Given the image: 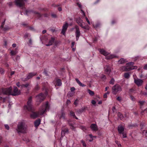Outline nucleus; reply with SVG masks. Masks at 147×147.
<instances>
[{"label":"nucleus","mask_w":147,"mask_h":147,"mask_svg":"<svg viewBox=\"0 0 147 147\" xmlns=\"http://www.w3.org/2000/svg\"><path fill=\"white\" fill-rule=\"evenodd\" d=\"M127 60L126 59H124L123 58H121V59L119 61L118 63L119 64H123L125 62H127Z\"/></svg>","instance_id":"b1692460"},{"label":"nucleus","mask_w":147,"mask_h":147,"mask_svg":"<svg viewBox=\"0 0 147 147\" xmlns=\"http://www.w3.org/2000/svg\"><path fill=\"white\" fill-rule=\"evenodd\" d=\"M35 13L37 15H38V18H39L41 16V15L39 13H36V12H35Z\"/></svg>","instance_id":"4d7b16f0"},{"label":"nucleus","mask_w":147,"mask_h":147,"mask_svg":"<svg viewBox=\"0 0 147 147\" xmlns=\"http://www.w3.org/2000/svg\"><path fill=\"white\" fill-rule=\"evenodd\" d=\"M58 10L59 11H61L62 10V9L61 7H59L58 8Z\"/></svg>","instance_id":"774afa93"},{"label":"nucleus","mask_w":147,"mask_h":147,"mask_svg":"<svg viewBox=\"0 0 147 147\" xmlns=\"http://www.w3.org/2000/svg\"><path fill=\"white\" fill-rule=\"evenodd\" d=\"M123 137V138H125L127 137L126 134L125 133H122Z\"/></svg>","instance_id":"c03bdc74"},{"label":"nucleus","mask_w":147,"mask_h":147,"mask_svg":"<svg viewBox=\"0 0 147 147\" xmlns=\"http://www.w3.org/2000/svg\"><path fill=\"white\" fill-rule=\"evenodd\" d=\"M104 98H106L107 97V94H104Z\"/></svg>","instance_id":"0e129e2a"},{"label":"nucleus","mask_w":147,"mask_h":147,"mask_svg":"<svg viewBox=\"0 0 147 147\" xmlns=\"http://www.w3.org/2000/svg\"><path fill=\"white\" fill-rule=\"evenodd\" d=\"M36 73H29L27 75V77L25 79L22 78V80L23 81H25L28 80L31 78L33 76L36 75Z\"/></svg>","instance_id":"4468645a"},{"label":"nucleus","mask_w":147,"mask_h":147,"mask_svg":"<svg viewBox=\"0 0 147 147\" xmlns=\"http://www.w3.org/2000/svg\"><path fill=\"white\" fill-rule=\"evenodd\" d=\"M143 134L145 136H147V131L146 130H144L143 131Z\"/></svg>","instance_id":"72a5a7b5"},{"label":"nucleus","mask_w":147,"mask_h":147,"mask_svg":"<svg viewBox=\"0 0 147 147\" xmlns=\"http://www.w3.org/2000/svg\"><path fill=\"white\" fill-rule=\"evenodd\" d=\"M51 16L53 17L54 18H55L56 17V15L55 14L52 13L51 14Z\"/></svg>","instance_id":"603ef678"},{"label":"nucleus","mask_w":147,"mask_h":147,"mask_svg":"<svg viewBox=\"0 0 147 147\" xmlns=\"http://www.w3.org/2000/svg\"><path fill=\"white\" fill-rule=\"evenodd\" d=\"M14 74V71H12L11 72V76L12 75Z\"/></svg>","instance_id":"338daca9"},{"label":"nucleus","mask_w":147,"mask_h":147,"mask_svg":"<svg viewBox=\"0 0 147 147\" xmlns=\"http://www.w3.org/2000/svg\"><path fill=\"white\" fill-rule=\"evenodd\" d=\"M112 110L113 112H115V107H113L112 108Z\"/></svg>","instance_id":"6e6d98bb"},{"label":"nucleus","mask_w":147,"mask_h":147,"mask_svg":"<svg viewBox=\"0 0 147 147\" xmlns=\"http://www.w3.org/2000/svg\"><path fill=\"white\" fill-rule=\"evenodd\" d=\"M134 64L133 62H130L127 63L125 66H123L120 68V69L123 71H129L136 69V66H133Z\"/></svg>","instance_id":"7ed1b4c3"},{"label":"nucleus","mask_w":147,"mask_h":147,"mask_svg":"<svg viewBox=\"0 0 147 147\" xmlns=\"http://www.w3.org/2000/svg\"><path fill=\"white\" fill-rule=\"evenodd\" d=\"M75 90V88L74 87H71V91H74Z\"/></svg>","instance_id":"5fc2aeb1"},{"label":"nucleus","mask_w":147,"mask_h":147,"mask_svg":"<svg viewBox=\"0 0 147 147\" xmlns=\"http://www.w3.org/2000/svg\"><path fill=\"white\" fill-rule=\"evenodd\" d=\"M143 68L144 69H147V65L146 64L144 67Z\"/></svg>","instance_id":"052dcab7"},{"label":"nucleus","mask_w":147,"mask_h":147,"mask_svg":"<svg viewBox=\"0 0 147 147\" xmlns=\"http://www.w3.org/2000/svg\"><path fill=\"white\" fill-rule=\"evenodd\" d=\"M5 20H4V21L2 23L1 25V27L2 28H3V26L5 24Z\"/></svg>","instance_id":"09e8293b"},{"label":"nucleus","mask_w":147,"mask_h":147,"mask_svg":"<svg viewBox=\"0 0 147 147\" xmlns=\"http://www.w3.org/2000/svg\"><path fill=\"white\" fill-rule=\"evenodd\" d=\"M122 90V88L120 86L117 84L114 86L112 88V92L114 94H116L117 92H120Z\"/></svg>","instance_id":"423d86ee"},{"label":"nucleus","mask_w":147,"mask_h":147,"mask_svg":"<svg viewBox=\"0 0 147 147\" xmlns=\"http://www.w3.org/2000/svg\"><path fill=\"white\" fill-rule=\"evenodd\" d=\"M99 52L101 54L103 55L104 56H105V57L106 56L109 55V53L107 52L106 51H105L104 49H100L99 50Z\"/></svg>","instance_id":"dca6fc26"},{"label":"nucleus","mask_w":147,"mask_h":147,"mask_svg":"<svg viewBox=\"0 0 147 147\" xmlns=\"http://www.w3.org/2000/svg\"><path fill=\"white\" fill-rule=\"evenodd\" d=\"M74 44H75V42H72V43H71V48H73V47H74Z\"/></svg>","instance_id":"13d9d810"},{"label":"nucleus","mask_w":147,"mask_h":147,"mask_svg":"<svg viewBox=\"0 0 147 147\" xmlns=\"http://www.w3.org/2000/svg\"><path fill=\"white\" fill-rule=\"evenodd\" d=\"M54 40L55 38L53 37H52L51 38V39L49 40L48 44H46V46H49L51 45L54 42Z\"/></svg>","instance_id":"412c9836"},{"label":"nucleus","mask_w":147,"mask_h":147,"mask_svg":"<svg viewBox=\"0 0 147 147\" xmlns=\"http://www.w3.org/2000/svg\"><path fill=\"white\" fill-rule=\"evenodd\" d=\"M16 44H13L12 45V46L13 47H16Z\"/></svg>","instance_id":"69168bd1"},{"label":"nucleus","mask_w":147,"mask_h":147,"mask_svg":"<svg viewBox=\"0 0 147 147\" xmlns=\"http://www.w3.org/2000/svg\"><path fill=\"white\" fill-rule=\"evenodd\" d=\"M117 116L119 117L120 119L121 120H123V115L120 112H118L117 113Z\"/></svg>","instance_id":"a878e982"},{"label":"nucleus","mask_w":147,"mask_h":147,"mask_svg":"<svg viewBox=\"0 0 147 147\" xmlns=\"http://www.w3.org/2000/svg\"><path fill=\"white\" fill-rule=\"evenodd\" d=\"M100 25V24L99 23H97L95 25H94V26L95 28H97Z\"/></svg>","instance_id":"e433bc0d"},{"label":"nucleus","mask_w":147,"mask_h":147,"mask_svg":"<svg viewBox=\"0 0 147 147\" xmlns=\"http://www.w3.org/2000/svg\"><path fill=\"white\" fill-rule=\"evenodd\" d=\"M88 92L89 94L91 96H92L94 95V93L93 91H91L89 89H88Z\"/></svg>","instance_id":"c85d7f7f"},{"label":"nucleus","mask_w":147,"mask_h":147,"mask_svg":"<svg viewBox=\"0 0 147 147\" xmlns=\"http://www.w3.org/2000/svg\"><path fill=\"white\" fill-rule=\"evenodd\" d=\"M44 73L46 76L47 75V72L45 70H44Z\"/></svg>","instance_id":"bf43d9fd"},{"label":"nucleus","mask_w":147,"mask_h":147,"mask_svg":"<svg viewBox=\"0 0 147 147\" xmlns=\"http://www.w3.org/2000/svg\"><path fill=\"white\" fill-rule=\"evenodd\" d=\"M30 36V35L28 33H26L24 35V37L25 38H27Z\"/></svg>","instance_id":"a19ab883"},{"label":"nucleus","mask_w":147,"mask_h":147,"mask_svg":"<svg viewBox=\"0 0 147 147\" xmlns=\"http://www.w3.org/2000/svg\"><path fill=\"white\" fill-rule=\"evenodd\" d=\"M27 125L25 122L21 121L18 123L16 131L18 134H25L27 132Z\"/></svg>","instance_id":"f03ea898"},{"label":"nucleus","mask_w":147,"mask_h":147,"mask_svg":"<svg viewBox=\"0 0 147 147\" xmlns=\"http://www.w3.org/2000/svg\"><path fill=\"white\" fill-rule=\"evenodd\" d=\"M68 131V130L67 128H65L64 129H62L61 132V139H62V138L64 136L65 133Z\"/></svg>","instance_id":"6ab92c4d"},{"label":"nucleus","mask_w":147,"mask_h":147,"mask_svg":"<svg viewBox=\"0 0 147 147\" xmlns=\"http://www.w3.org/2000/svg\"><path fill=\"white\" fill-rule=\"evenodd\" d=\"M40 88L38 86V85H37L35 88V90H38Z\"/></svg>","instance_id":"ea45409f"},{"label":"nucleus","mask_w":147,"mask_h":147,"mask_svg":"<svg viewBox=\"0 0 147 147\" xmlns=\"http://www.w3.org/2000/svg\"><path fill=\"white\" fill-rule=\"evenodd\" d=\"M70 115L71 116H73L74 118H75L77 119H78V118L75 116V113L73 112L72 111H71L70 112Z\"/></svg>","instance_id":"bb28decb"},{"label":"nucleus","mask_w":147,"mask_h":147,"mask_svg":"<svg viewBox=\"0 0 147 147\" xmlns=\"http://www.w3.org/2000/svg\"><path fill=\"white\" fill-rule=\"evenodd\" d=\"M5 127L7 130L9 129V125L7 124H5Z\"/></svg>","instance_id":"79ce46f5"},{"label":"nucleus","mask_w":147,"mask_h":147,"mask_svg":"<svg viewBox=\"0 0 147 147\" xmlns=\"http://www.w3.org/2000/svg\"><path fill=\"white\" fill-rule=\"evenodd\" d=\"M41 120L40 119L36 120L34 123V124L36 127H37L40 125V123Z\"/></svg>","instance_id":"4be33fe9"},{"label":"nucleus","mask_w":147,"mask_h":147,"mask_svg":"<svg viewBox=\"0 0 147 147\" xmlns=\"http://www.w3.org/2000/svg\"><path fill=\"white\" fill-rule=\"evenodd\" d=\"M90 128L92 131H96L98 130V127L96 124H92L90 126Z\"/></svg>","instance_id":"a211bd4d"},{"label":"nucleus","mask_w":147,"mask_h":147,"mask_svg":"<svg viewBox=\"0 0 147 147\" xmlns=\"http://www.w3.org/2000/svg\"><path fill=\"white\" fill-rule=\"evenodd\" d=\"M115 81L114 79L112 78L111 79V80L110 81L109 83L110 84L113 85Z\"/></svg>","instance_id":"2f4dec72"},{"label":"nucleus","mask_w":147,"mask_h":147,"mask_svg":"<svg viewBox=\"0 0 147 147\" xmlns=\"http://www.w3.org/2000/svg\"><path fill=\"white\" fill-rule=\"evenodd\" d=\"M117 99L119 101H120L121 100V97H119V96L117 97Z\"/></svg>","instance_id":"864d4df0"},{"label":"nucleus","mask_w":147,"mask_h":147,"mask_svg":"<svg viewBox=\"0 0 147 147\" xmlns=\"http://www.w3.org/2000/svg\"><path fill=\"white\" fill-rule=\"evenodd\" d=\"M85 19H86V21L88 23V24H90V22L89 21V20L88 19V18L87 17H85Z\"/></svg>","instance_id":"3c124183"},{"label":"nucleus","mask_w":147,"mask_h":147,"mask_svg":"<svg viewBox=\"0 0 147 147\" xmlns=\"http://www.w3.org/2000/svg\"><path fill=\"white\" fill-rule=\"evenodd\" d=\"M93 105H95L96 103V102L94 100H92L91 101Z\"/></svg>","instance_id":"49530a36"},{"label":"nucleus","mask_w":147,"mask_h":147,"mask_svg":"<svg viewBox=\"0 0 147 147\" xmlns=\"http://www.w3.org/2000/svg\"><path fill=\"white\" fill-rule=\"evenodd\" d=\"M117 57V56L114 54L108 55L106 56L105 57V58L107 59H110Z\"/></svg>","instance_id":"f3484780"},{"label":"nucleus","mask_w":147,"mask_h":147,"mask_svg":"<svg viewBox=\"0 0 147 147\" xmlns=\"http://www.w3.org/2000/svg\"><path fill=\"white\" fill-rule=\"evenodd\" d=\"M76 80L77 83L80 86L82 87H84L86 86V85H85L84 84L82 83H81V82L77 78H76L75 79Z\"/></svg>","instance_id":"5701e85b"},{"label":"nucleus","mask_w":147,"mask_h":147,"mask_svg":"<svg viewBox=\"0 0 147 147\" xmlns=\"http://www.w3.org/2000/svg\"><path fill=\"white\" fill-rule=\"evenodd\" d=\"M76 21L77 23L82 28L85 29H88V25H85V23L83 22V20L81 19L80 18H76Z\"/></svg>","instance_id":"20e7f679"},{"label":"nucleus","mask_w":147,"mask_h":147,"mask_svg":"<svg viewBox=\"0 0 147 147\" xmlns=\"http://www.w3.org/2000/svg\"><path fill=\"white\" fill-rule=\"evenodd\" d=\"M29 86V84L28 83H27L25 84H23L22 86V87L24 86L26 88H27Z\"/></svg>","instance_id":"4c0bfd02"},{"label":"nucleus","mask_w":147,"mask_h":147,"mask_svg":"<svg viewBox=\"0 0 147 147\" xmlns=\"http://www.w3.org/2000/svg\"><path fill=\"white\" fill-rule=\"evenodd\" d=\"M77 5L80 8H82V5H81L80 3H77Z\"/></svg>","instance_id":"a18cd8bd"},{"label":"nucleus","mask_w":147,"mask_h":147,"mask_svg":"<svg viewBox=\"0 0 147 147\" xmlns=\"http://www.w3.org/2000/svg\"><path fill=\"white\" fill-rule=\"evenodd\" d=\"M81 142L82 144V145L84 147H86V145L84 141L83 140H81Z\"/></svg>","instance_id":"c9c22d12"},{"label":"nucleus","mask_w":147,"mask_h":147,"mask_svg":"<svg viewBox=\"0 0 147 147\" xmlns=\"http://www.w3.org/2000/svg\"><path fill=\"white\" fill-rule=\"evenodd\" d=\"M0 72L1 74H3L4 73V71L3 69L0 67Z\"/></svg>","instance_id":"37998d69"},{"label":"nucleus","mask_w":147,"mask_h":147,"mask_svg":"<svg viewBox=\"0 0 147 147\" xmlns=\"http://www.w3.org/2000/svg\"><path fill=\"white\" fill-rule=\"evenodd\" d=\"M75 28L76 29L75 35L76 41H78L81 34L79 28L77 26H75Z\"/></svg>","instance_id":"1a4fd4ad"},{"label":"nucleus","mask_w":147,"mask_h":147,"mask_svg":"<svg viewBox=\"0 0 147 147\" xmlns=\"http://www.w3.org/2000/svg\"><path fill=\"white\" fill-rule=\"evenodd\" d=\"M49 108L48 102H47L45 105H42L38 112H34V109L32 105V97L31 96L28 99L27 105L25 106L24 107V109H27L28 111L32 112L30 116L31 118L34 119L37 117L39 115H42L45 111L48 110Z\"/></svg>","instance_id":"f257e3e1"},{"label":"nucleus","mask_w":147,"mask_h":147,"mask_svg":"<svg viewBox=\"0 0 147 147\" xmlns=\"http://www.w3.org/2000/svg\"><path fill=\"white\" fill-rule=\"evenodd\" d=\"M80 13L82 15V18H83L85 16V13L84 11L82 9H81Z\"/></svg>","instance_id":"7c9ffc66"},{"label":"nucleus","mask_w":147,"mask_h":147,"mask_svg":"<svg viewBox=\"0 0 147 147\" xmlns=\"http://www.w3.org/2000/svg\"><path fill=\"white\" fill-rule=\"evenodd\" d=\"M9 88L5 89H0V95L3 94L9 95Z\"/></svg>","instance_id":"9b49d317"},{"label":"nucleus","mask_w":147,"mask_h":147,"mask_svg":"<svg viewBox=\"0 0 147 147\" xmlns=\"http://www.w3.org/2000/svg\"><path fill=\"white\" fill-rule=\"evenodd\" d=\"M101 78L103 80H106V77L105 75H104L102 74L101 76Z\"/></svg>","instance_id":"f704fd0d"},{"label":"nucleus","mask_w":147,"mask_h":147,"mask_svg":"<svg viewBox=\"0 0 147 147\" xmlns=\"http://www.w3.org/2000/svg\"><path fill=\"white\" fill-rule=\"evenodd\" d=\"M54 84L56 86V85L60 86L62 85V82L61 80L58 78H56L53 81Z\"/></svg>","instance_id":"2eb2a0df"},{"label":"nucleus","mask_w":147,"mask_h":147,"mask_svg":"<svg viewBox=\"0 0 147 147\" xmlns=\"http://www.w3.org/2000/svg\"><path fill=\"white\" fill-rule=\"evenodd\" d=\"M144 102H145V101H140L139 102V103H140V108H142V106L144 105Z\"/></svg>","instance_id":"c756f323"},{"label":"nucleus","mask_w":147,"mask_h":147,"mask_svg":"<svg viewBox=\"0 0 147 147\" xmlns=\"http://www.w3.org/2000/svg\"><path fill=\"white\" fill-rule=\"evenodd\" d=\"M78 100L77 99H76L74 102V104L76 105V106H77L78 104Z\"/></svg>","instance_id":"58836bf2"},{"label":"nucleus","mask_w":147,"mask_h":147,"mask_svg":"<svg viewBox=\"0 0 147 147\" xmlns=\"http://www.w3.org/2000/svg\"><path fill=\"white\" fill-rule=\"evenodd\" d=\"M65 115V113H63V112H62L61 113V115L60 116L59 118L60 119V118H62L63 119H64Z\"/></svg>","instance_id":"473e14b6"},{"label":"nucleus","mask_w":147,"mask_h":147,"mask_svg":"<svg viewBox=\"0 0 147 147\" xmlns=\"http://www.w3.org/2000/svg\"><path fill=\"white\" fill-rule=\"evenodd\" d=\"M9 94L13 96L18 95L20 94V90H18L16 87H14L13 91H12V88L11 87L9 88Z\"/></svg>","instance_id":"39448f33"},{"label":"nucleus","mask_w":147,"mask_h":147,"mask_svg":"<svg viewBox=\"0 0 147 147\" xmlns=\"http://www.w3.org/2000/svg\"><path fill=\"white\" fill-rule=\"evenodd\" d=\"M118 130L119 133L121 134L123 132L124 130V128L122 126H119L118 127Z\"/></svg>","instance_id":"aec40b11"},{"label":"nucleus","mask_w":147,"mask_h":147,"mask_svg":"<svg viewBox=\"0 0 147 147\" xmlns=\"http://www.w3.org/2000/svg\"><path fill=\"white\" fill-rule=\"evenodd\" d=\"M9 29V28L8 26H6L4 28H3V29L4 30H6Z\"/></svg>","instance_id":"de8ad7c7"},{"label":"nucleus","mask_w":147,"mask_h":147,"mask_svg":"<svg viewBox=\"0 0 147 147\" xmlns=\"http://www.w3.org/2000/svg\"><path fill=\"white\" fill-rule=\"evenodd\" d=\"M134 82L138 86H141L143 82L142 80L140 79L134 78Z\"/></svg>","instance_id":"ddd939ff"},{"label":"nucleus","mask_w":147,"mask_h":147,"mask_svg":"<svg viewBox=\"0 0 147 147\" xmlns=\"http://www.w3.org/2000/svg\"><path fill=\"white\" fill-rule=\"evenodd\" d=\"M29 45L30 46L32 44V40L31 39H30L29 42Z\"/></svg>","instance_id":"8fccbe9b"},{"label":"nucleus","mask_w":147,"mask_h":147,"mask_svg":"<svg viewBox=\"0 0 147 147\" xmlns=\"http://www.w3.org/2000/svg\"><path fill=\"white\" fill-rule=\"evenodd\" d=\"M100 1V0H97L96 1H95L94 3V4H95L97 3L98 2H99Z\"/></svg>","instance_id":"680f3d73"},{"label":"nucleus","mask_w":147,"mask_h":147,"mask_svg":"<svg viewBox=\"0 0 147 147\" xmlns=\"http://www.w3.org/2000/svg\"><path fill=\"white\" fill-rule=\"evenodd\" d=\"M17 49H16L14 51H13L11 50H10V54L12 56H13L15 55L17 53Z\"/></svg>","instance_id":"393cba45"},{"label":"nucleus","mask_w":147,"mask_h":147,"mask_svg":"<svg viewBox=\"0 0 147 147\" xmlns=\"http://www.w3.org/2000/svg\"><path fill=\"white\" fill-rule=\"evenodd\" d=\"M68 24L66 22H65V24H63L61 32V33L63 35H65V32L68 27Z\"/></svg>","instance_id":"9d476101"},{"label":"nucleus","mask_w":147,"mask_h":147,"mask_svg":"<svg viewBox=\"0 0 147 147\" xmlns=\"http://www.w3.org/2000/svg\"><path fill=\"white\" fill-rule=\"evenodd\" d=\"M105 73L109 75L111 71V67L108 65H105L104 67Z\"/></svg>","instance_id":"f8f14e48"},{"label":"nucleus","mask_w":147,"mask_h":147,"mask_svg":"<svg viewBox=\"0 0 147 147\" xmlns=\"http://www.w3.org/2000/svg\"><path fill=\"white\" fill-rule=\"evenodd\" d=\"M27 0H15L16 5L20 7H23L25 4V2Z\"/></svg>","instance_id":"0eeeda50"},{"label":"nucleus","mask_w":147,"mask_h":147,"mask_svg":"<svg viewBox=\"0 0 147 147\" xmlns=\"http://www.w3.org/2000/svg\"><path fill=\"white\" fill-rule=\"evenodd\" d=\"M45 98L44 95L42 93H40L36 97V102L40 103Z\"/></svg>","instance_id":"6e6552de"},{"label":"nucleus","mask_w":147,"mask_h":147,"mask_svg":"<svg viewBox=\"0 0 147 147\" xmlns=\"http://www.w3.org/2000/svg\"><path fill=\"white\" fill-rule=\"evenodd\" d=\"M81 127L82 129L84 130L86 129V127L84 126H81Z\"/></svg>","instance_id":"e2e57ef3"},{"label":"nucleus","mask_w":147,"mask_h":147,"mask_svg":"<svg viewBox=\"0 0 147 147\" xmlns=\"http://www.w3.org/2000/svg\"><path fill=\"white\" fill-rule=\"evenodd\" d=\"M130 76L129 74L128 73H125L124 74V77L126 78H128Z\"/></svg>","instance_id":"cd10ccee"}]
</instances>
